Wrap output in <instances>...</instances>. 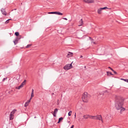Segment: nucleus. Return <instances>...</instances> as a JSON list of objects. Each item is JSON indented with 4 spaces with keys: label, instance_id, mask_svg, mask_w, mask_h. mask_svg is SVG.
I'll use <instances>...</instances> for the list:
<instances>
[{
    "label": "nucleus",
    "instance_id": "obj_23",
    "mask_svg": "<svg viewBox=\"0 0 128 128\" xmlns=\"http://www.w3.org/2000/svg\"><path fill=\"white\" fill-rule=\"evenodd\" d=\"M32 44H29L27 45V46H26V48H30V46H32Z\"/></svg>",
    "mask_w": 128,
    "mask_h": 128
},
{
    "label": "nucleus",
    "instance_id": "obj_42",
    "mask_svg": "<svg viewBox=\"0 0 128 128\" xmlns=\"http://www.w3.org/2000/svg\"><path fill=\"white\" fill-rule=\"evenodd\" d=\"M80 58H82V56H81Z\"/></svg>",
    "mask_w": 128,
    "mask_h": 128
},
{
    "label": "nucleus",
    "instance_id": "obj_38",
    "mask_svg": "<svg viewBox=\"0 0 128 128\" xmlns=\"http://www.w3.org/2000/svg\"><path fill=\"white\" fill-rule=\"evenodd\" d=\"M74 126L72 125V126L70 127V128H74Z\"/></svg>",
    "mask_w": 128,
    "mask_h": 128
},
{
    "label": "nucleus",
    "instance_id": "obj_24",
    "mask_svg": "<svg viewBox=\"0 0 128 128\" xmlns=\"http://www.w3.org/2000/svg\"><path fill=\"white\" fill-rule=\"evenodd\" d=\"M72 111L69 112L68 113V116H72Z\"/></svg>",
    "mask_w": 128,
    "mask_h": 128
},
{
    "label": "nucleus",
    "instance_id": "obj_1",
    "mask_svg": "<svg viewBox=\"0 0 128 128\" xmlns=\"http://www.w3.org/2000/svg\"><path fill=\"white\" fill-rule=\"evenodd\" d=\"M90 98V95L87 92H84L82 96V100L84 102H88Z\"/></svg>",
    "mask_w": 128,
    "mask_h": 128
},
{
    "label": "nucleus",
    "instance_id": "obj_27",
    "mask_svg": "<svg viewBox=\"0 0 128 128\" xmlns=\"http://www.w3.org/2000/svg\"><path fill=\"white\" fill-rule=\"evenodd\" d=\"M92 42L94 44H98L97 42H96L94 40H92Z\"/></svg>",
    "mask_w": 128,
    "mask_h": 128
},
{
    "label": "nucleus",
    "instance_id": "obj_36",
    "mask_svg": "<svg viewBox=\"0 0 128 128\" xmlns=\"http://www.w3.org/2000/svg\"><path fill=\"white\" fill-rule=\"evenodd\" d=\"M32 94H34V89H32Z\"/></svg>",
    "mask_w": 128,
    "mask_h": 128
},
{
    "label": "nucleus",
    "instance_id": "obj_7",
    "mask_svg": "<svg viewBox=\"0 0 128 128\" xmlns=\"http://www.w3.org/2000/svg\"><path fill=\"white\" fill-rule=\"evenodd\" d=\"M48 14H58V16H62V13L58 12H48Z\"/></svg>",
    "mask_w": 128,
    "mask_h": 128
},
{
    "label": "nucleus",
    "instance_id": "obj_33",
    "mask_svg": "<svg viewBox=\"0 0 128 128\" xmlns=\"http://www.w3.org/2000/svg\"><path fill=\"white\" fill-rule=\"evenodd\" d=\"M63 20H68V18H63Z\"/></svg>",
    "mask_w": 128,
    "mask_h": 128
},
{
    "label": "nucleus",
    "instance_id": "obj_4",
    "mask_svg": "<svg viewBox=\"0 0 128 128\" xmlns=\"http://www.w3.org/2000/svg\"><path fill=\"white\" fill-rule=\"evenodd\" d=\"M72 62H72V64H66L65 66H64V69L65 70H70V68H72Z\"/></svg>",
    "mask_w": 128,
    "mask_h": 128
},
{
    "label": "nucleus",
    "instance_id": "obj_35",
    "mask_svg": "<svg viewBox=\"0 0 128 128\" xmlns=\"http://www.w3.org/2000/svg\"><path fill=\"white\" fill-rule=\"evenodd\" d=\"M76 113H75V114H74V118H76Z\"/></svg>",
    "mask_w": 128,
    "mask_h": 128
},
{
    "label": "nucleus",
    "instance_id": "obj_30",
    "mask_svg": "<svg viewBox=\"0 0 128 128\" xmlns=\"http://www.w3.org/2000/svg\"><path fill=\"white\" fill-rule=\"evenodd\" d=\"M108 74H112V72H107V74L108 75Z\"/></svg>",
    "mask_w": 128,
    "mask_h": 128
},
{
    "label": "nucleus",
    "instance_id": "obj_17",
    "mask_svg": "<svg viewBox=\"0 0 128 128\" xmlns=\"http://www.w3.org/2000/svg\"><path fill=\"white\" fill-rule=\"evenodd\" d=\"M10 120H14V114H10Z\"/></svg>",
    "mask_w": 128,
    "mask_h": 128
},
{
    "label": "nucleus",
    "instance_id": "obj_22",
    "mask_svg": "<svg viewBox=\"0 0 128 128\" xmlns=\"http://www.w3.org/2000/svg\"><path fill=\"white\" fill-rule=\"evenodd\" d=\"M58 108H56L54 109V114H57L58 113Z\"/></svg>",
    "mask_w": 128,
    "mask_h": 128
},
{
    "label": "nucleus",
    "instance_id": "obj_40",
    "mask_svg": "<svg viewBox=\"0 0 128 128\" xmlns=\"http://www.w3.org/2000/svg\"><path fill=\"white\" fill-rule=\"evenodd\" d=\"M6 80V78H4V80H3V82L4 80Z\"/></svg>",
    "mask_w": 128,
    "mask_h": 128
},
{
    "label": "nucleus",
    "instance_id": "obj_5",
    "mask_svg": "<svg viewBox=\"0 0 128 128\" xmlns=\"http://www.w3.org/2000/svg\"><path fill=\"white\" fill-rule=\"evenodd\" d=\"M104 10H108V8L106 6L104 8H100L98 9L97 12L98 14H102V12Z\"/></svg>",
    "mask_w": 128,
    "mask_h": 128
},
{
    "label": "nucleus",
    "instance_id": "obj_29",
    "mask_svg": "<svg viewBox=\"0 0 128 128\" xmlns=\"http://www.w3.org/2000/svg\"><path fill=\"white\" fill-rule=\"evenodd\" d=\"M111 70L114 72V74H116V72L114 71L113 69H111Z\"/></svg>",
    "mask_w": 128,
    "mask_h": 128
},
{
    "label": "nucleus",
    "instance_id": "obj_25",
    "mask_svg": "<svg viewBox=\"0 0 128 128\" xmlns=\"http://www.w3.org/2000/svg\"><path fill=\"white\" fill-rule=\"evenodd\" d=\"M15 36H20V33H18V32H15Z\"/></svg>",
    "mask_w": 128,
    "mask_h": 128
},
{
    "label": "nucleus",
    "instance_id": "obj_9",
    "mask_svg": "<svg viewBox=\"0 0 128 128\" xmlns=\"http://www.w3.org/2000/svg\"><path fill=\"white\" fill-rule=\"evenodd\" d=\"M84 2L86 4H94V0H84Z\"/></svg>",
    "mask_w": 128,
    "mask_h": 128
},
{
    "label": "nucleus",
    "instance_id": "obj_18",
    "mask_svg": "<svg viewBox=\"0 0 128 128\" xmlns=\"http://www.w3.org/2000/svg\"><path fill=\"white\" fill-rule=\"evenodd\" d=\"M62 120H64V118H62V117H61V118H59L58 121V124H60V122Z\"/></svg>",
    "mask_w": 128,
    "mask_h": 128
},
{
    "label": "nucleus",
    "instance_id": "obj_28",
    "mask_svg": "<svg viewBox=\"0 0 128 128\" xmlns=\"http://www.w3.org/2000/svg\"><path fill=\"white\" fill-rule=\"evenodd\" d=\"M34 93H31L30 97H31V98H34Z\"/></svg>",
    "mask_w": 128,
    "mask_h": 128
},
{
    "label": "nucleus",
    "instance_id": "obj_34",
    "mask_svg": "<svg viewBox=\"0 0 128 128\" xmlns=\"http://www.w3.org/2000/svg\"><path fill=\"white\" fill-rule=\"evenodd\" d=\"M32 100V97H30L29 100H30H30Z\"/></svg>",
    "mask_w": 128,
    "mask_h": 128
},
{
    "label": "nucleus",
    "instance_id": "obj_16",
    "mask_svg": "<svg viewBox=\"0 0 128 128\" xmlns=\"http://www.w3.org/2000/svg\"><path fill=\"white\" fill-rule=\"evenodd\" d=\"M14 44L16 45L18 42V39L16 38L15 40L14 41Z\"/></svg>",
    "mask_w": 128,
    "mask_h": 128
},
{
    "label": "nucleus",
    "instance_id": "obj_11",
    "mask_svg": "<svg viewBox=\"0 0 128 128\" xmlns=\"http://www.w3.org/2000/svg\"><path fill=\"white\" fill-rule=\"evenodd\" d=\"M120 114H122V112H124L126 110V108H124V107H122L120 108Z\"/></svg>",
    "mask_w": 128,
    "mask_h": 128
},
{
    "label": "nucleus",
    "instance_id": "obj_3",
    "mask_svg": "<svg viewBox=\"0 0 128 128\" xmlns=\"http://www.w3.org/2000/svg\"><path fill=\"white\" fill-rule=\"evenodd\" d=\"M20 76L17 75L14 78V82L15 84H20Z\"/></svg>",
    "mask_w": 128,
    "mask_h": 128
},
{
    "label": "nucleus",
    "instance_id": "obj_41",
    "mask_svg": "<svg viewBox=\"0 0 128 128\" xmlns=\"http://www.w3.org/2000/svg\"><path fill=\"white\" fill-rule=\"evenodd\" d=\"M109 68H110V70H112V68H110V67H108Z\"/></svg>",
    "mask_w": 128,
    "mask_h": 128
},
{
    "label": "nucleus",
    "instance_id": "obj_13",
    "mask_svg": "<svg viewBox=\"0 0 128 128\" xmlns=\"http://www.w3.org/2000/svg\"><path fill=\"white\" fill-rule=\"evenodd\" d=\"M84 24V22H82V19H81L79 22L78 26H82Z\"/></svg>",
    "mask_w": 128,
    "mask_h": 128
},
{
    "label": "nucleus",
    "instance_id": "obj_6",
    "mask_svg": "<svg viewBox=\"0 0 128 128\" xmlns=\"http://www.w3.org/2000/svg\"><path fill=\"white\" fill-rule=\"evenodd\" d=\"M26 80H24L21 84L20 86H18L16 87V90H20L22 88H24V86L26 84Z\"/></svg>",
    "mask_w": 128,
    "mask_h": 128
},
{
    "label": "nucleus",
    "instance_id": "obj_20",
    "mask_svg": "<svg viewBox=\"0 0 128 128\" xmlns=\"http://www.w3.org/2000/svg\"><path fill=\"white\" fill-rule=\"evenodd\" d=\"M16 112V110H13L11 112L10 114H13V116H14V113Z\"/></svg>",
    "mask_w": 128,
    "mask_h": 128
},
{
    "label": "nucleus",
    "instance_id": "obj_19",
    "mask_svg": "<svg viewBox=\"0 0 128 128\" xmlns=\"http://www.w3.org/2000/svg\"><path fill=\"white\" fill-rule=\"evenodd\" d=\"M100 96H106V92H100L99 93Z\"/></svg>",
    "mask_w": 128,
    "mask_h": 128
},
{
    "label": "nucleus",
    "instance_id": "obj_39",
    "mask_svg": "<svg viewBox=\"0 0 128 128\" xmlns=\"http://www.w3.org/2000/svg\"><path fill=\"white\" fill-rule=\"evenodd\" d=\"M120 80H126V79L121 78Z\"/></svg>",
    "mask_w": 128,
    "mask_h": 128
},
{
    "label": "nucleus",
    "instance_id": "obj_2",
    "mask_svg": "<svg viewBox=\"0 0 128 128\" xmlns=\"http://www.w3.org/2000/svg\"><path fill=\"white\" fill-rule=\"evenodd\" d=\"M124 106V102L122 100L118 101L116 104V108L118 110Z\"/></svg>",
    "mask_w": 128,
    "mask_h": 128
},
{
    "label": "nucleus",
    "instance_id": "obj_21",
    "mask_svg": "<svg viewBox=\"0 0 128 128\" xmlns=\"http://www.w3.org/2000/svg\"><path fill=\"white\" fill-rule=\"evenodd\" d=\"M95 116H92L89 115V118H92V120H94Z\"/></svg>",
    "mask_w": 128,
    "mask_h": 128
},
{
    "label": "nucleus",
    "instance_id": "obj_32",
    "mask_svg": "<svg viewBox=\"0 0 128 128\" xmlns=\"http://www.w3.org/2000/svg\"><path fill=\"white\" fill-rule=\"evenodd\" d=\"M124 82H128V80H124Z\"/></svg>",
    "mask_w": 128,
    "mask_h": 128
},
{
    "label": "nucleus",
    "instance_id": "obj_14",
    "mask_svg": "<svg viewBox=\"0 0 128 128\" xmlns=\"http://www.w3.org/2000/svg\"><path fill=\"white\" fill-rule=\"evenodd\" d=\"M30 102V100H28L24 104V106L26 107L28 106V104Z\"/></svg>",
    "mask_w": 128,
    "mask_h": 128
},
{
    "label": "nucleus",
    "instance_id": "obj_12",
    "mask_svg": "<svg viewBox=\"0 0 128 128\" xmlns=\"http://www.w3.org/2000/svg\"><path fill=\"white\" fill-rule=\"evenodd\" d=\"M74 56V53H72V52H68L66 56H67V58H70V56Z\"/></svg>",
    "mask_w": 128,
    "mask_h": 128
},
{
    "label": "nucleus",
    "instance_id": "obj_26",
    "mask_svg": "<svg viewBox=\"0 0 128 128\" xmlns=\"http://www.w3.org/2000/svg\"><path fill=\"white\" fill-rule=\"evenodd\" d=\"M10 20H12L8 19L5 22V24H8V22H10Z\"/></svg>",
    "mask_w": 128,
    "mask_h": 128
},
{
    "label": "nucleus",
    "instance_id": "obj_43",
    "mask_svg": "<svg viewBox=\"0 0 128 128\" xmlns=\"http://www.w3.org/2000/svg\"><path fill=\"white\" fill-rule=\"evenodd\" d=\"M58 102H60V100H58Z\"/></svg>",
    "mask_w": 128,
    "mask_h": 128
},
{
    "label": "nucleus",
    "instance_id": "obj_10",
    "mask_svg": "<svg viewBox=\"0 0 128 128\" xmlns=\"http://www.w3.org/2000/svg\"><path fill=\"white\" fill-rule=\"evenodd\" d=\"M1 12L2 14H4V16H6V9L2 8L1 10Z\"/></svg>",
    "mask_w": 128,
    "mask_h": 128
},
{
    "label": "nucleus",
    "instance_id": "obj_31",
    "mask_svg": "<svg viewBox=\"0 0 128 128\" xmlns=\"http://www.w3.org/2000/svg\"><path fill=\"white\" fill-rule=\"evenodd\" d=\"M53 116H54V117L56 116V114L54 113Z\"/></svg>",
    "mask_w": 128,
    "mask_h": 128
},
{
    "label": "nucleus",
    "instance_id": "obj_15",
    "mask_svg": "<svg viewBox=\"0 0 128 128\" xmlns=\"http://www.w3.org/2000/svg\"><path fill=\"white\" fill-rule=\"evenodd\" d=\"M83 118L85 120H88V118H90V115H84L83 116Z\"/></svg>",
    "mask_w": 128,
    "mask_h": 128
},
{
    "label": "nucleus",
    "instance_id": "obj_37",
    "mask_svg": "<svg viewBox=\"0 0 128 128\" xmlns=\"http://www.w3.org/2000/svg\"><path fill=\"white\" fill-rule=\"evenodd\" d=\"M67 122H68V124H70V121H68Z\"/></svg>",
    "mask_w": 128,
    "mask_h": 128
},
{
    "label": "nucleus",
    "instance_id": "obj_8",
    "mask_svg": "<svg viewBox=\"0 0 128 128\" xmlns=\"http://www.w3.org/2000/svg\"><path fill=\"white\" fill-rule=\"evenodd\" d=\"M94 120H102V116L100 115L95 116Z\"/></svg>",
    "mask_w": 128,
    "mask_h": 128
}]
</instances>
